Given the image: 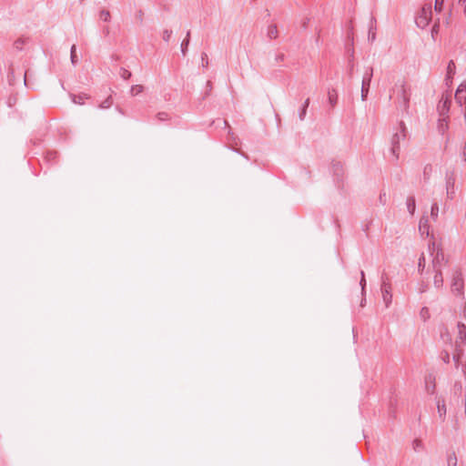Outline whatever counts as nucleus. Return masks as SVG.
<instances>
[{"label":"nucleus","mask_w":466,"mask_h":466,"mask_svg":"<svg viewBox=\"0 0 466 466\" xmlns=\"http://www.w3.org/2000/svg\"><path fill=\"white\" fill-rule=\"evenodd\" d=\"M420 318L423 319V320H426L430 318V311H429V309L424 307L420 309Z\"/></svg>","instance_id":"obj_33"},{"label":"nucleus","mask_w":466,"mask_h":466,"mask_svg":"<svg viewBox=\"0 0 466 466\" xmlns=\"http://www.w3.org/2000/svg\"><path fill=\"white\" fill-rule=\"evenodd\" d=\"M144 13L140 10L137 14V18L142 21L143 20Z\"/></svg>","instance_id":"obj_45"},{"label":"nucleus","mask_w":466,"mask_h":466,"mask_svg":"<svg viewBox=\"0 0 466 466\" xmlns=\"http://www.w3.org/2000/svg\"><path fill=\"white\" fill-rule=\"evenodd\" d=\"M425 265H426L425 257L422 254L420 256V258H419V263H418L419 271H422L425 268Z\"/></svg>","instance_id":"obj_34"},{"label":"nucleus","mask_w":466,"mask_h":466,"mask_svg":"<svg viewBox=\"0 0 466 466\" xmlns=\"http://www.w3.org/2000/svg\"><path fill=\"white\" fill-rule=\"evenodd\" d=\"M156 118L159 122H166V121H168L170 119V116H169L168 113H167V112H158L156 115Z\"/></svg>","instance_id":"obj_24"},{"label":"nucleus","mask_w":466,"mask_h":466,"mask_svg":"<svg viewBox=\"0 0 466 466\" xmlns=\"http://www.w3.org/2000/svg\"><path fill=\"white\" fill-rule=\"evenodd\" d=\"M70 58H71L72 64L74 66L76 65V63H77V56H76V45H73L71 46Z\"/></svg>","instance_id":"obj_25"},{"label":"nucleus","mask_w":466,"mask_h":466,"mask_svg":"<svg viewBox=\"0 0 466 466\" xmlns=\"http://www.w3.org/2000/svg\"><path fill=\"white\" fill-rule=\"evenodd\" d=\"M309 106V98H307V99L305 100V102H304V104H303V106H302V108H301V110H300V112H299V119H300L301 121H303V120H304V118H305V116H306V114H307V109H308Z\"/></svg>","instance_id":"obj_18"},{"label":"nucleus","mask_w":466,"mask_h":466,"mask_svg":"<svg viewBox=\"0 0 466 466\" xmlns=\"http://www.w3.org/2000/svg\"><path fill=\"white\" fill-rule=\"evenodd\" d=\"M381 293L385 306L388 308L392 300L391 284L388 277L382 276Z\"/></svg>","instance_id":"obj_6"},{"label":"nucleus","mask_w":466,"mask_h":466,"mask_svg":"<svg viewBox=\"0 0 466 466\" xmlns=\"http://www.w3.org/2000/svg\"><path fill=\"white\" fill-rule=\"evenodd\" d=\"M448 466H457V457L455 452L449 453L447 456Z\"/></svg>","instance_id":"obj_20"},{"label":"nucleus","mask_w":466,"mask_h":466,"mask_svg":"<svg viewBox=\"0 0 466 466\" xmlns=\"http://www.w3.org/2000/svg\"><path fill=\"white\" fill-rule=\"evenodd\" d=\"M86 98H88V96L86 95H78V96H72V101L75 103V104H78V105H83L84 104V100Z\"/></svg>","instance_id":"obj_22"},{"label":"nucleus","mask_w":466,"mask_h":466,"mask_svg":"<svg viewBox=\"0 0 466 466\" xmlns=\"http://www.w3.org/2000/svg\"><path fill=\"white\" fill-rule=\"evenodd\" d=\"M334 172L336 175H339V172H342L343 168L339 163L333 165Z\"/></svg>","instance_id":"obj_40"},{"label":"nucleus","mask_w":466,"mask_h":466,"mask_svg":"<svg viewBox=\"0 0 466 466\" xmlns=\"http://www.w3.org/2000/svg\"><path fill=\"white\" fill-rule=\"evenodd\" d=\"M408 135L407 127L403 121L399 123V127L397 131L393 134L391 137V147L390 152L394 156L395 159L399 158L400 154V144L401 141L405 140Z\"/></svg>","instance_id":"obj_3"},{"label":"nucleus","mask_w":466,"mask_h":466,"mask_svg":"<svg viewBox=\"0 0 466 466\" xmlns=\"http://www.w3.org/2000/svg\"><path fill=\"white\" fill-rule=\"evenodd\" d=\"M278 27L276 25H271L268 26V36L270 38V39H275L278 37Z\"/></svg>","instance_id":"obj_17"},{"label":"nucleus","mask_w":466,"mask_h":466,"mask_svg":"<svg viewBox=\"0 0 466 466\" xmlns=\"http://www.w3.org/2000/svg\"><path fill=\"white\" fill-rule=\"evenodd\" d=\"M432 17V7L431 4H425L419 11L415 22L420 28H425L429 25Z\"/></svg>","instance_id":"obj_5"},{"label":"nucleus","mask_w":466,"mask_h":466,"mask_svg":"<svg viewBox=\"0 0 466 466\" xmlns=\"http://www.w3.org/2000/svg\"><path fill=\"white\" fill-rule=\"evenodd\" d=\"M419 230L421 235L430 236V225H429V218L427 216H423L420 220Z\"/></svg>","instance_id":"obj_12"},{"label":"nucleus","mask_w":466,"mask_h":466,"mask_svg":"<svg viewBox=\"0 0 466 466\" xmlns=\"http://www.w3.org/2000/svg\"><path fill=\"white\" fill-rule=\"evenodd\" d=\"M353 67H354V65H353V64H351V65H350V70H349V75H350V76H352Z\"/></svg>","instance_id":"obj_47"},{"label":"nucleus","mask_w":466,"mask_h":466,"mask_svg":"<svg viewBox=\"0 0 466 466\" xmlns=\"http://www.w3.org/2000/svg\"><path fill=\"white\" fill-rule=\"evenodd\" d=\"M459 336L456 340V347L461 348L465 344L466 339V326L464 324H458Z\"/></svg>","instance_id":"obj_11"},{"label":"nucleus","mask_w":466,"mask_h":466,"mask_svg":"<svg viewBox=\"0 0 466 466\" xmlns=\"http://www.w3.org/2000/svg\"><path fill=\"white\" fill-rule=\"evenodd\" d=\"M451 291L455 296H463L464 294V280L462 273L459 268L454 269L452 272Z\"/></svg>","instance_id":"obj_4"},{"label":"nucleus","mask_w":466,"mask_h":466,"mask_svg":"<svg viewBox=\"0 0 466 466\" xmlns=\"http://www.w3.org/2000/svg\"><path fill=\"white\" fill-rule=\"evenodd\" d=\"M360 285L361 287V293L362 295L364 294L365 292V287H366V279H365V273L363 270L360 271Z\"/></svg>","instance_id":"obj_31"},{"label":"nucleus","mask_w":466,"mask_h":466,"mask_svg":"<svg viewBox=\"0 0 466 466\" xmlns=\"http://www.w3.org/2000/svg\"><path fill=\"white\" fill-rule=\"evenodd\" d=\"M25 43V40L23 39V38H18L15 41L14 43V46L15 48H16L17 50H21L22 49V46Z\"/></svg>","instance_id":"obj_35"},{"label":"nucleus","mask_w":466,"mask_h":466,"mask_svg":"<svg viewBox=\"0 0 466 466\" xmlns=\"http://www.w3.org/2000/svg\"><path fill=\"white\" fill-rule=\"evenodd\" d=\"M328 96H329V103L330 104V106L332 107H334L338 102V94H337L336 89H334V88L329 89L328 92Z\"/></svg>","instance_id":"obj_15"},{"label":"nucleus","mask_w":466,"mask_h":466,"mask_svg":"<svg viewBox=\"0 0 466 466\" xmlns=\"http://www.w3.org/2000/svg\"><path fill=\"white\" fill-rule=\"evenodd\" d=\"M449 358H450V355H447V357H445L446 362H449Z\"/></svg>","instance_id":"obj_52"},{"label":"nucleus","mask_w":466,"mask_h":466,"mask_svg":"<svg viewBox=\"0 0 466 466\" xmlns=\"http://www.w3.org/2000/svg\"><path fill=\"white\" fill-rule=\"evenodd\" d=\"M462 158H463V161L466 162V146L464 147L463 151H462Z\"/></svg>","instance_id":"obj_46"},{"label":"nucleus","mask_w":466,"mask_h":466,"mask_svg":"<svg viewBox=\"0 0 466 466\" xmlns=\"http://www.w3.org/2000/svg\"><path fill=\"white\" fill-rule=\"evenodd\" d=\"M460 2H465V0H460Z\"/></svg>","instance_id":"obj_57"},{"label":"nucleus","mask_w":466,"mask_h":466,"mask_svg":"<svg viewBox=\"0 0 466 466\" xmlns=\"http://www.w3.org/2000/svg\"><path fill=\"white\" fill-rule=\"evenodd\" d=\"M189 39H190V32L188 31L186 38L184 39V41L181 44V52L183 53V55H185L187 52V46L189 45Z\"/></svg>","instance_id":"obj_23"},{"label":"nucleus","mask_w":466,"mask_h":466,"mask_svg":"<svg viewBox=\"0 0 466 466\" xmlns=\"http://www.w3.org/2000/svg\"><path fill=\"white\" fill-rule=\"evenodd\" d=\"M284 59H285V55L283 53H279L275 56L276 63L282 62V61H284Z\"/></svg>","instance_id":"obj_41"},{"label":"nucleus","mask_w":466,"mask_h":466,"mask_svg":"<svg viewBox=\"0 0 466 466\" xmlns=\"http://www.w3.org/2000/svg\"><path fill=\"white\" fill-rule=\"evenodd\" d=\"M15 81L14 69L10 68L9 74H8V82L10 85H14Z\"/></svg>","instance_id":"obj_38"},{"label":"nucleus","mask_w":466,"mask_h":466,"mask_svg":"<svg viewBox=\"0 0 466 466\" xmlns=\"http://www.w3.org/2000/svg\"><path fill=\"white\" fill-rule=\"evenodd\" d=\"M456 101L461 106L466 102V84H461L455 93Z\"/></svg>","instance_id":"obj_9"},{"label":"nucleus","mask_w":466,"mask_h":466,"mask_svg":"<svg viewBox=\"0 0 466 466\" xmlns=\"http://www.w3.org/2000/svg\"><path fill=\"white\" fill-rule=\"evenodd\" d=\"M407 208L410 215H413L416 208V203L414 197H409L407 198Z\"/></svg>","instance_id":"obj_16"},{"label":"nucleus","mask_w":466,"mask_h":466,"mask_svg":"<svg viewBox=\"0 0 466 466\" xmlns=\"http://www.w3.org/2000/svg\"><path fill=\"white\" fill-rule=\"evenodd\" d=\"M447 118L448 116H441L439 119L438 130L441 134H444L448 130L449 125Z\"/></svg>","instance_id":"obj_14"},{"label":"nucleus","mask_w":466,"mask_h":466,"mask_svg":"<svg viewBox=\"0 0 466 466\" xmlns=\"http://www.w3.org/2000/svg\"><path fill=\"white\" fill-rule=\"evenodd\" d=\"M201 64L203 67H208V55L206 53L201 54Z\"/></svg>","instance_id":"obj_37"},{"label":"nucleus","mask_w":466,"mask_h":466,"mask_svg":"<svg viewBox=\"0 0 466 466\" xmlns=\"http://www.w3.org/2000/svg\"><path fill=\"white\" fill-rule=\"evenodd\" d=\"M108 33H109V29H108V28H106V34L107 35Z\"/></svg>","instance_id":"obj_54"},{"label":"nucleus","mask_w":466,"mask_h":466,"mask_svg":"<svg viewBox=\"0 0 466 466\" xmlns=\"http://www.w3.org/2000/svg\"><path fill=\"white\" fill-rule=\"evenodd\" d=\"M439 30H440V23H439V20L436 21L431 28V36L433 39L436 38V35H438L439 33Z\"/></svg>","instance_id":"obj_30"},{"label":"nucleus","mask_w":466,"mask_h":466,"mask_svg":"<svg viewBox=\"0 0 466 466\" xmlns=\"http://www.w3.org/2000/svg\"><path fill=\"white\" fill-rule=\"evenodd\" d=\"M449 358H450V355H447V357H445L446 362H449Z\"/></svg>","instance_id":"obj_53"},{"label":"nucleus","mask_w":466,"mask_h":466,"mask_svg":"<svg viewBox=\"0 0 466 466\" xmlns=\"http://www.w3.org/2000/svg\"><path fill=\"white\" fill-rule=\"evenodd\" d=\"M373 76V68L370 67L369 71H367L363 76L362 84H361V99L365 101L367 99L371 78Z\"/></svg>","instance_id":"obj_7"},{"label":"nucleus","mask_w":466,"mask_h":466,"mask_svg":"<svg viewBox=\"0 0 466 466\" xmlns=\"http://www.w3.org/2000/svg\"><path fill=\"white\" fill-rule=\"evenodd\" d=\"M132 74L130 71H128L127 69L126 68H121L120 69V76L127 80V79H129L131 77Z\"/></svg>","instance_id":"obj_32"},{"label":"nucleus","mask_w":466,"mask_h":466,"mask_svg":"<svg viewBox=\"0 0 466 466\" xmlns=\"http://www.w3.org/2000/svg\"><path fill=\"white\" fill-rule=\"evenodd\" d=\"M375 32L371 31V29H370V32H369V39L371 40V41H374L375 39Z\"/></svg>","instance_id":"obj_44"},{"label":"nucleus","mask_w":466,"mask_h":466,"mask_svg":"<svg viewBox=\"0 0 466 466\" xmlns=\"http://www.w3.org/2000/svg\"><path fill=\"white\" fill-rule=\"evenodd\" d=\"M439 215V205L437 203H433L431 208V218L432 220L436 221L438 219Z\"/></svg>","instance_id":"obj_19"},{"label":"nucleus","mask_w":466,"mask_h":466,"mask_svg":"<svg viewBox=\"0 0 466 466\" xmlns=\"http://www.w3.org/2000/svg\"><path fill=\"white\" fill-rule=\"evenodd\" d=\"M455 74V64L452 60H451L447 66V75L448 77H452V76Z\"/></svg>","instance_id":"obj_27"},{"label":"nucleus","mask_w":466,"mask_h":466,"mask_svg":"<svg viewBox=\"0 0 466 466\" xmlns=\"http://www.w3.org/2000/svg\"><path fill=\"white\" fill-rule=\"evenodd\" d=\"M27 72L25 73V77H24V83H25V86H27Z\"/></svg>","instance_id":"obj_49"},{"label":"nucleus","mask_w":466,"mask_h":466,"mask_svg":"<svg viewBox=\"0 0 466 466\" xmlns=\"http://www.w3.org/2000/svg\"><path fill=\"white\" fill-rule=\"evenodd\" d=\"M113 105V99L112 96H109L107 98H106L100 105L99 107L106 109L109 108Z\"/></svg>","instance_id":"obj_26"},{"label":"nucleus","mask_w":466,"mask_h":466,"mask_svg":"<svg viewBox=\"0 0 466 466\" xmlns=\"http://www.w3.org/2000/svg\"><path fill=\"white\" fill-rule=\"evenodd\" d=\"M393 91L396 93V104L398 107L408 113L411 96L410 86H408L406 82L401 81L395 85Z\"/></svg>","instance_id":"obj_2"},{"label":"nucleus","mask_w":466,"mask_h":466,"mask_svg":"<svg viewBox=\"0 0 466 466\" xmlns=\"http://www.w3.org/2000/svg\"><path fill=\"white\" fill-rule=\"evenodd\" d=\"M144 91V86L142 85H135L131 86L130 94L131 96H137L138 94Z\"/></svg>","instance_id":"obj_21"},{"label":"nucleus","mask_w":466,"mask_h":466,"mask_svg":"<svg viewBox=\"0 0 466 466\" xmlns=\"http://www.w3.org/2000/svg\"><path fill=\"white\" fill-rule=\"evenodd\" d=\"M429 250L432 257L429 271L433 274L434 287L436 289H441L443 287L442 269L447 267L449 260L443 249L434 240L429 244Z\"/></svg>","instance_id":"obj_1"},{"label":"nucleus","mask_w":466,"mask_h":466,"mask_svg":"<svg viewBox=\"0 0 466 466\" xmlns=\"http://www.w3.org/2000/svg\"><path fill=\"white\" fill-rule=\"evenodd\" d=\"M431 171V166L429 165V166H426L424 167V177H425V178H428Z\"/></svg>","instance_id":"obj_42"},{"label":"nucleus","mask_w":466,"mask_h":466,"mask_svg":"<svg viewBox=\"0 0 466 466\" xmlns=\"http://www.w3.org/2000/svg\"><path fill=\"white\" fill-rule=\"evenodd\" d=\"M380 199L382 200L384 199V197H382V195L380 196Z\"/></svg>","instance_id":"obj_55"},{"label":"nucleus","mask_w":466,"mask_h":466,"mask_svg":"<svg viewBox=\"0 0 466 466\" xmlns=\"http://www.w3.org/2000/svg\"><path fill=\"white\" fill-rule=\"evenodd\" d=\"M462 5H464V14L466 15V0L465 2H461Z\"/></svg>","instance_id":"obj_50"},{"label":"nucleus","mask_w":466,"mask_h":466,"mask_svg":"<svg viewBox=\"0 0 466 466\" xmlns=\"http://www.w3.org/2000/svg\"><path fill=\"white\" fill-rule=\"evenodd\" d=\"M449 358H450V355H447V357H445L446 362H449Z\"/></svg>","instance_id":"obj_51"},{"label":"nucleus","mask_w":466,"mask_h":466,"mask_svg":"<svg viewBox=\"0 0 466 466\" xmlns=\"http://www.w3.org/2000/svg\"><path fill=\"white\" fill-rule=\"evenodd\" d=\"M425 390L429 394L435 392V377L432 373L425 376Z\"/></svg>","instance_id":"obj_10"},{"label":"nucleus","mask_w":466,"mask_h":466,"mask_svg":"<svg viewBox=\"0 0 466 466\" xmlns=\"http://www.w3.org/2000/svg\"><path fill=\"white\" fill-rule=\"evenodd\" d=\"M421 446V441L420 440H415L413 441V449L416 451L419 447Z\"/></svg>","instance_id":"obj_43"},{"label":"nucleus","mask_w":466,"mask_h":466,"mask_svg":"<svg viewBox=\"0 0 466 466\" xmlns=\"http://www.w3.org/2000/svg\"><path fill=\"white\" fill-rule=\"evenodd\" d=\"M437 409H438V413H439V416L440 418L444 420L445 419V415H446V404H445V401L444 400H439L437 401Z\"/></svg>","instance_id":"obj_13"},{"label":"nucleus","mask_w":466,"mask_h":466,"mask_svg":"<svg viewBox=\"0 0 466 466\" xmlns=\"http://www.w3.org/2000/svg\"><path fill=\"white\" fill-rule=\"evenodd\" d=\"M99 16L105 22H108L110 20V18H111L110 12L108 10H105V9L100 11Z\"/></svg>","instance_id":"obj_29"},{"label":"nucleus","mask_w":466,"mask_h":466,"mask_svg":"<svg viewBox=\"0 0 466 466\" xmlns=\"http://www.w3.org/2000/svg\"><path fill=\"white\" fill-rule=\"evenodd\" d=\"M380 199L382 200L384 199V197H382V195L380 196Z\"/></svg>","instance_id":"obj_56"},{"label":"nucleus","mask_w":466,"mask_h":466,"mask_svg":"<svg viewBox=\"0 0 466 466\" xmlns=\"http://www.w3.org/2000/svg\"><path fill=\"white\" fill-rule=\"evenodd\" d=\"M443 1L444 0H435L434 8H435L436 12H441V11Z\"/></svg>","instance_id":"obj_39"},{"label":"nucleus","mask_w":466,"mask_h":466,"mask_svg":"<svg viewBox=\"0 0 466 466\" xmlns=\"http://www.w3.org/2000/svg\"><path fill=\"white\" fill-rule=\"evenodd\" d=\"M461 354H462L461 347V348H457L456 347V352L453 355V360L455 361V364H456L457 367H458V365L460 363V359H461Z\"/></svg>","instance_id":"obj_28"},{"label":"nucleus","mask_w":466,"mask_h":466,"mask_svg":"<svg viewBox=\"0 0 466 466\" xmlns=\"http://www.w3.org/2000/svg\"><path fill=\"white\" fill-rule=\"evenodd\" d=\"M451 104V99L449 96H443L441 97V99L438 105V110H439L440 116H448Z\"/></svg>","instance_id":"obj_8"},{"label":"nucleus","mask_w":466,"mask_h":466,"mask_svg":"<svg viewBox=\"0 0 466 466\" xmlns=\"http://www.w3.org/2000/svg\"><path fill=\"white\" fill-rule=\"evenodd\" d=\"M207 86L208 88V91H210L212 89V83L210 81H208L207 82Z\"/></svg>","instance_id":"obj_48"},{"label":"nucleus","mask_w":466,"mask_h":466,"mask_svg":"<svg viewBox=\"0 0 466 466\" xmlns=\"http://www.w3.org/2000/svg\"><path fill=\"white\" fill-rule=\"evenodd\" d=\"M171 35H172V31L171 30L165 29L163 31V39H164V41L168 42L170 40V38H171Z\"/></svg>","instance_id":"obj_36"}]
</instances>
